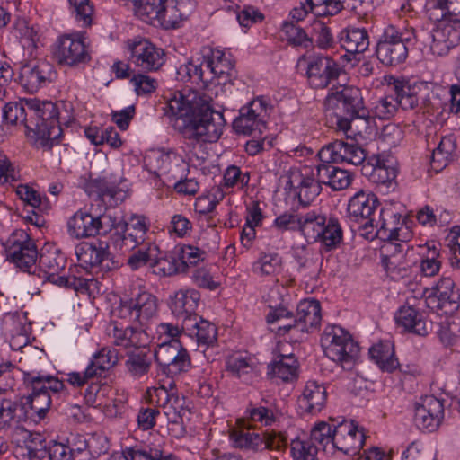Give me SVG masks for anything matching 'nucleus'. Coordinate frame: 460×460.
Masks as SVG:
<instances>
[{"label": "nucleus", "mask_w": 460, "mask_h": 460, "mask_svg": "<svg viewBox=\"0 0 460 460\" xmlns=\"http://www.w3.org/2000/svg\"><path fill=\"white\" fill-rule=\"evenodd\" d=\"M167 113L175 117L174 128L193 147L199 143L217 142L226 124L206 95L188 90L178 92L168 101Z\"/></svg>", "instance_id": "1"}, {"label": "nucleus", "mask_w": 460, "mask_h": 460, "mask_svg": "<svg viewBox=\"0 0 460 460\" xmlns=\"http://www.w3.org/2000/svg\"><path fill=\"white\" fill-rule=\"evenodd\" d=\"M58 115L55 103L36 99L9 102L3 110V118L7 123L23 124L29 132L33 133L36 143L47 149L52 148L62 137Z\"/></svg>", "instance_id": "2"}, {"label": "nucleus", "mask_w": 460, "mask_h": 460, "mask_svg": "<svg viewBox=\"0 0 460 460\" xmlns=\"http://www.w3.org/2000/svg\"><path fill=\"white\" fill-rule=\"evenodd\" d=\"M318 156L323 163L316 167L318 181L334 190H341L350 185L352 175L332 164L345 162L359 165L366 160L367 154L354 138L347 135L346 140L336 139L325 145Z\"/></svg>", "instance_id": "3"}, {"label": "nucleus", "mask_w": 460, "mask_h": 460, "mask_svg": "<svg viewBox=\"0 0 460 460\" xmlns=\"http://www.w3.org/2000/svg\"><path fill=\"white\" fill-rule=\"evenodd\" d=\"M328 109L335 111L336 125L340 130L361 133L367 129L372 118L364 104L360 89L353 86H341L332 89L325 99Z\"/></svg>", "instance_id": "4"}, {"label": "nucleus", "mask_w": 460, "mask_h": 460, "mask_svg": "<svg viewBox=\"0 0 460 460\" xmlns=\"http://www.w3.org/2000/svg\"><path fill=\"white\" fill-rule=\"evenodd\" d=\"M321 343L324 354L343 369L351 370L359 356V346L351 335L337 325L325 328Z\"/></svg>", "instance_id": "5"}, {"label": "nucleus", "mask_w": 460, "mask_h": 460, "mask_svg": "<svg viewBox=\"0 0 460 460\" xmlns=\"http://www.w3.org/2000/svg\"><path fill=\"white\" fill-rule=\"evenodd\" d=\"M413 32L400 30L394 25L385 27L376 46V56L385 66H394L408 58V44Z\"/></svg>", "instance_id": "6"}, {"label": "nucleus", "mask_w": 460, "mask_h": 460, "mask_svg": "<svg viewBox=\"0 0 460 460\" xmlns=\"http://www.w3.org/2000/svg\"><path fill=\"white\" fill-rule=\"evenodd\" d=\"M230 438L235 447L253 451L281 450L288 445L286 436L274 429L266 430L261 433L251 431L250 429H233Z\"/></svg>", "instance_id": "7"}, {"label": "nucleus", "mask_w": 460, "mask_h": 460, "mask_svg": "<svg viewBox=\"0 0 460 460\" xmlns=\"http://www.w3.org/2000/svg\"><path fill=\"white\" fill-rule=\"evenodd\" d=\"M422 296L433 312L453 314L460 307V294L450 278H441L435 286L424 288Z\"/></svg>", "instance_id": "8"}, {"label": "nucleus", "mask_w": 460, "mask_h": 460, "mask_svg": "<svg viewBox=\"0 0 460 460\" xmlns=\"http://www.w3.org/2000/svg\"><path fill=\"white\" fill-rule=\"evenodd\" d=\"M270 105L263 97H257L240 109L239 116L233 122L237 134H260L266 128V119Z\"/></svg>", "instance_id": "9"}, {"label": "nucleus", "mask_w": 460, "mask_h": 460, "mask_svg": "<svg viewBox=\"0 0 460 460\" xmlns=\"http://www.w3.org/2000/svg\"><path fill=\"white\" fill-rule=\"evenodd\" d=\"M113 226L114 219L111 216L93 217L82 209L75 212L67 223L69 234L77 239L106 234Z\"/></svg>", "instance_id": "10"}, {"label": "nucleus", "mask_w": 460, "mask_h": 460, "mask_svg": "<svg viewBox=\"0 0 460 460\" xmlns=\"http://www.w3.org/2000/svg\"><path fill=\"white\" fill-rule=\"evenodd\" d=\"M85 34L79 31L58 38L54 50V57L58 64L74 66L90 60Z\"/></svg>", "instance_id": "11"}, {"label": "nucleus", "mask_w": 460, "mask_h": 460, "mask_svg": "<svg viewBox=\"0 0 460 460\" xmlns=\"http://www.w3.org/2000/svg\"><path fill=\"white\" fill-rule=\"evenodd\" d=\"M127 46L129 52L128 61L141 71H157L165 62L164 49L146 39L130 40Z\"/></svg>", "instance_id": "12"}, {"label": "nucleus", "mask_w": 460, "mask_h": 460, "mask_svg": "<svg viewBox=\"0 0 460 460\" xmlns=\"http://www.w3.org/2000/svg\"><path fill=\"white\" fill-rule=\"evenodd\" d=\"M31 393L21 398L20 418L35 423L43 420L51 405V395L44 390L40 379L24 380Z\"/></svg>", "instance_id": "13"}, {"label": "nucleus", "mask_w": 460, "mask_h": 460, "mask_svg": "<svg viewBox=\"0 0 460 460\" xmlns=\"http://www.w3.org/2000/svg\"><path fill=\"white\" fill-rule=\"evenodd\" d=\"M7 259L23 271L35 265L38 251L34 242L23 230H17L7 240Z\"/></svg>", "instance_id": "14"}, {"label": "nucleus", "mask_w": 460, "mask_h": 460, "mask_svg": "<svg viewBox=\"0 0 460 460\" xmlns=\"http://www.w3.org/2000/svg\"><path fill=\"white\" fill-rule=\"evenodd\" d=\"M112 229L115 232L111 235L112 244L119 249L130 250L144 243L147 226L144 217H133L129 223L114 221Z\"/></svg>", "instance_id": "15"}, {"label": "nucleus", "mask_w": 460, "mask_h": 460, "mask_svg": "<svg viewBox=\"0 0 460 460\" xmlns=\"http://www.w3.org/2000/svg\"><path fill=\"white\" fill-rule=\"evenodd\" d=\"M444 413L442 400L434 395H425L415 403L414 423L420 429L435 431L441 424Z\"/></svg>", "instance_id": "16"}, {"label": "nucleus", "mask_w": 460, "mask_h": 460, "mask_svg": "<svg viewBox=\"0 0 460 460\" xmlns=\"http://www.w3.org/2000/svg\"><path fill=\"white\" fill-rule=\"evenodd\" d=\"M54 66L46 60H31L21 67L19 81L28 92L34 93L55 76Z\"/></svg>", "instance_id": "17"}, {"label": "nucleus", "mask_w": 460, "mask_h": 460, "mask_svg": "<svg viewBox=\"0 0 460 460\" xmlns=\"http://www.w3.org/2000/svg\"><path fill=\"white\" fill-rule=\"evenodd\" d=\"M341 68L336 61L327 56L313 58L307 66V78L310 85L315 89H323L338 78Z\"/></svg>", "instance_id": "18"}, {"label": "nucleus", "mask_w": 460, "mask_h": 460, "mask_svg": "<svg viewBox=\"0 0 460 460\" xmlns=\"http://www.w3.org/2000/svg\"><path fill=\"white\" fill-rule=\"evenodd\" d=\"M150 397L152 402L164 409V413L173 422H177L178 418L182 420L190 413L188 407L185 405V397L180 395L173 387L167 389L161 385L154 389Z\"/></svg>", "instance_id": "19"}, {"label": "nucleus", "mask_w": 460, "mask_h": 460, "mask_svg": "<svg viewBox=\"0 0 460 460\" xmlns=\"http://www.w3.org/2000/svg\"><path fill=\"white\" fill-rule=\"evenodd\" d=\"M204 64L211 76V83L216 80L217 84H226L231 82L234 76V63L226 57L224 51L204 48L202 49Z\"/></svg>", "instance_id": "20"}, {"label": "nucleus", "mask_w": 460, "mask_h": 460, "mask_svg": "<svg viewBox=\"0 0 460 460\" xmlns=\"http://www.w3.org/2000/svg\"><path fill=\"white\" fill-rule=\"evenodd\" d=\"M365 436L358 434L352 422L343 421L333 427L332 447L346 455H355L363 447Z\"/></svg>", "instance_id": "21"}, {"label": "nucleus", "mask_w": 460, "mask_h": 460, "mask_svg": "<svg viewBox=\"0 0 460 460\" xmlns=\"http://www.w3.org/2000/svg\"><path fill=\"white\" fill-rule=\"evenodd\" d=\"M378 206L379 200L374 193L359 190L350 198L347 211L351 220H366L369 224L375 221L374 216Z\"/></svg>", "instance_id": "22"}, {"label": "nucleus", "mask_w": 460, "mask_h": 460, "mask_svg": "<svg viewBox=\"0 0 460 460\" xmlns=\"http://www.w3.org/2000/svg\"><path fill=\"white\" fill-rule=\"evenodd\" d=\"M193 9L194 4L190 0H166L157 25L166 30L177 28L190 15Z\"/></svg>", "instance_id": "23"}, {"label": "nucleus", "mask_w": 460, "mask_h": 460, "mask_svg": "<svg viewBox=\"0 0 460 460\" xmlns=\"http://www.w3.org/2000/svg\"><path fill=\"white\" fill-rule=\"evenodd\" d=\"M182 328L189 332L190 336L196 337L199 348L206 349L217 342V329L216 325L199 315L184 319Z\"/></svg>", "instance_id": "24"}, {"label": "nucleus", "mask_w": 460, "mask_h": 460, "mask_svg": "<svg viewBox=\"0 0 460 460\" xmlns=\"http://www.w3.org/2000/svg\"><path fill=\"white\" fill-rule=\"evenodd\" d=\"M387 85L394 93L399 106L403 110H414L419 106L420 87L394 76L386 78Z\"/></svg>", "instance_id": "25"}, {"label": "nucleus", "mask_w": 460, "mask_h": 460, "mask_svg": "<svg viewBox=\"0 0 460 460\" xmlns=\"http://www.w3.org/2000/svg\"><path fill=\"white\" fill-rule=\"evenodd\" d=\"M460 41V30L451 23H440L432 31L430 49L434 55L445 56Z\"/></svg>", "instance_id": "26"}, {"label": "nucleus", "mask_w": 460, "mask_h": 460, "mask_svg": "<svg viewBox=\"0 0 460 460\" xmlns=\"http://www.w3.org/2000/svg\"><path fill=\"white\" fill-rule=\"evenodd\" d=\"M327 392L323 384L316 381H308L302 395L298 398L299 409L306 413L320 412L326 404Z\"/></svg>", "instance_id": "27"}, {"label": "nucleus", "mask_w": 460, "mask_h": 460, "mask_svg": "<svg viewBox=\"0 0 460 460\" xmlns=\"http://www.w3.org/2000/svg\"><path fill=\"white\" fill-rule=\"evenodd\" d=\"M395 320L405 331L419 336H427L432 330V323H428L413 306H402L395 314Z\"/></svg>", "instance_id": "28"}, {"label": "nucleus", "mask_w": 460, "mask_h": 460, "mask_svg": "<svg viewBox=\"0 0 460 460\" xmlns=\"http://www.w3.org/2000/svg\"><path fill=\"white\" fill-rule=\"evenodd\" d=\"M321 320V305L317 300L305 299L298 304L295 317L298 331L309 332L320 325Z\"/></svg>", "instance_id": "29"}, {"label": "nucleus", "mask_w": 460, "mask_h": 460, "mask_svg": "<svg viewBox=\"0 0 460 460\" xmlns=\"http://www.w3.org/2000/svg\"><path fill=\"white\" fill-rule=\"evenodd\" d=\"M199 299L200 295L195 289L180 290L172 298L170 305L172 312L175 316L181 318L182 321L198 315L195 310Z\"/></svg>", "instance_id": "30"}, {"label": "nucleus", "mask_w": 460, "mask_h": 460, "mask_svg": "<svg viewBox=\"0 0 460 460\" xmlns=\"http://www.w3.org/2000/svg\"><path fill=\"white\" fill-rule=\"evenodd\" d=\"M109 335L114 339L113 343L116 346L128 348L145 347L144 338L146 333L132 326L119 327L116 323H111L109 328Z\"/></svg>", "instance_id": "31"}, {"label": "nucleus", "mask_w": 460, "mask_h": 460, "mask_svg": "<svg viewBox=\"0 0 460 460\" xmlns=\"http://www.w3.org/2000/svg\"><path fill=\"white\" fill-rule=\"evenodd\" d=\"M339 43L349 54L363 53L369 46L367 31L359 28L342 30L339 35Z\"/></svg>", "instance_id": "32"}, {"label": "nucleus", "mask_w": 460, "mask_h": 460, "mask_svg": "<svg viewBox=\"0 0 460 460\" xmlns=\"http://www.w3.org/2000/svg\"><path fill=\"white\" fill-rule=\"evenodd\" d=\"M137 317V323L146 325L157 315L158 301L155 296L147 291L138 293L131 298Z\"/></svg>", "instance_id": "33"}, {"label": "nucleus", "mask_w": 460, "mask_h": 460, "mask_svg": "<svg viewBox=\"0 0 460 460\" xmlns=\"http://www.w3.org/2000/svg\"><path fill=\"white\" fill-rule=\"evenodd\" d=\"M402 222L401 215L381 210L379 219L376 222V227H379V239L381 241H402L399 232L402 230Z\"/></svg>", "instance_id": "34"}, {"label": "nucleus", "mask_w": 460, "mask_h": 460, "mask_svg": "<svg viewBox=\"0 0 460 460\" xmlns=\"http://www.w3.org/2000/svg\"><path fill=\"white\" fill-rule=\"evenodd\" d=\"M297 369L298 363L293 354H280L269 366V374L284 382H290L296 378Z\"/></svg>", "instance_id": "35"}, {"label": "nucleus", "mask_w": 460, "mask_h": 460, "mask_svg": "<svg viewBox=\"0 0 460 460\" xmlns=\"http://www.w3.org/2000/svg\"><path fill=\"white\" fill-rule=\"evenodd\" d=\"M369 356L382 370L392 372L399 366L394 357V345L388 341H381L369 349Z\"/></svg>", "instance_id": "36"}, {"label": "nucleus", "mask_w": 460, "mask_h": 460, "mask_svg": "<svg viewBox=\"0 0 460 460\" xmlns=\"http://www.w3.org/2000/svg\"><path fill=\"white\" fill-rule=\"evenodd\" d=\"M319 227L321 230L317 235L327 251L336 248L342 241L343 233L337 218L330 217L327 221L325 220L324 225Z\"/></svg>", "instance_id": "37"}, {"label": "nucleus", "mask_w": 460, "mask_h": 460, "mask_svg": "<svg viewBox=\"0 0 460 460\" xmlns=\"http://www.w3.org/2000/svg\"><path fill=\"white\" fill-rule=\"evenodd\" d=\"M456 147V142L452 137L441 138L431 155V165L434 170L438 172L447 165L448 162L452 159Z\"/></svg>", "instance_id": "38"}, {"label": "nucleus", "mask_w": 460, "mask_h": 460, "mask_svg": "<svg viewBox=\"0 0 460 460\" xmlns=\"http://www.w3.org/2000/svg\"><path fill=\"white\" fill-rule=\"evenodd\" d=\"M118 355L114 349L102 348L93 357L92 361L87 366L93 371L94 377H101L102 374L113 367L118 362Z\"/></svg>", "instance_id": "39"}, {"label": "nucleus", "mask_w": 460, "mask_h": 460, "mask_svg": "<svg viewBox=\"0 0 460 460\" xmlns=\"http://www.w3.org/2000/svg\"><path fill=\"white\" fill-rule=\"evenodd\" d=\"M152 272L159 277L172 276L182 272L180 270L179 261L174 252L169 256L160 257L154 256L151 264Z\"/></svg>", "instance_id": "40"}, {"label": "nucleus", "mask_w": 460, "mask_h": 460, "mask_svg": "<svg viewBox=\"0 0 460 460\" xmlns=\"http://www.w3.org/2000/svg\"><path fill=\"white\" fill-rule=\"evenodd\" d=\"M322 182L318 181V176L305 177L299 184V191L297 193L299 203L303 206L310 205L313 200L322 191Z\"/></svg>", "instance_id": "41"}, {"label": "nucleus", "mask_w": 460, "mask_h": 460, "mask_svg": "<svg viewBox=\"0 0 460 460\" xmlns=\"http://www.w3.org/2000/svg\"><path fill=\"white\" fill-rule=\"evenodd\" d=\"M286 40L293 46L308 48L313 45V39L294 22H284L281 29Z\"/></svg>", "instance_id": "42"}, {"label": "nucleus", "mask_w": 460, "mask_h": 460, "mask_svg": "<svg viewBox=\"0 0 460 460\" xmlns=\"http://www.w3.org/2000/svg\"><path fill=\"white\" fill-rule=\"evenodd\" d=\"M290 451L293 460H318V448L311 441L299 438L292 439Z\"/></svg>", "instance_id": "43"}, {"label": "nucleus", "mask_w": 460, "mask_h": 460, "mask_svg": "<svg viewBox=\"0 0 460 460\" xmlns=\"http://www.w3.org/2000/svg\"><path fill=\"white\" fill-rule=\"evenodd\" d=\"M174 254L179 261L180 270L185 272L190 266L196 265L202 260L204 252L191 245H178L174 249Z\"/></svg>", "instance_id": "44"}, {"label": "nucleus", "mask_w": 460, "mask_h": 460, "mask_svg": "<svg viewBox=\"0 0 460 460\" xmlns=\"http://www.w3.org/2000/svg\"><path fill=\"white\" fill-rule=\"evenodd\" d=\"M191 365L190 358L185 348L177 350V353L162 367V371L167 376H177L182 372H187Z\"/></svg>", "instance_id": "45"}, {"label": "nucleus", "mask_w": 460, "mask_h": 460, "mask_svg": "<svg viewBox=\"0 0 460 460\" xmlns=\"http://www.w3.org/2000/svg\"><path fill=\"white\" fill-rule=\"evenodd\" d=\"M20 409L21 402L17 403L0 395V429L9 425L14 420L18 423L25 421V419L19 417Z\"/></svg>", "instance_id": "46"}, {"label": "nucleus", "mask_w": 460, "mask_h": 460, "mask_svg": "<svg viewBox=\"0 0 460 460\" xmlns=\"http://www.w3.org/2000/svg\"><path fill=\"white\" fill-rule=\"evenodd\" d=\"M102 247H96L89 243H81L75 247V254L78 261L85 265L96 267L100 262L101 256H103Z\"/></svg>", "instance_id": "47"}, {"label": "nucleus", "mask_w": 460, "mask_h": 460, "mask_svg": "<svg viewBox=\"0 0 460 460\" xmlns=\"http://www.w3.org/2000/svg\"><path fill=\"white\" fill-rule=\"evenodd\" d=\"M66 259L58 252V250L47 251L39 256L40 267L46 271V273L53 274L58 273L65 268Z\"/></svg>", "instance_id": "48"}, {"label": "nucleus", "mask_w": 460, "mask_h": 460, "mask_svg": "<svg viewBox=\"0 0 460 460\" xmlns=\"http://www.w3.org/2000/svg\"><path fill=\"white\" fill-rule=\"evenodd\" d=\"M281 266V258L278 253H261L253 264V270L261 276H270L277 273Z\"/></svg>", "instance_id": "49"}, {"label": "nucleus", "mask_w": 460, "mask_h": 460, "mask_svg": "<svg viewBox=\"0 0 460 460\" xmlns=\"http://www.w3.org/2000/svg\"><path fill=\"white\" fill-rule=\"evenodd\" d=\"M204 58L202 57L201 62H195L193 60L185 65H181L178 69V74L189 79H195L197 82H201L205 84L211 83V76L208 75V71L204 70Z\"/></svg>", "instance_id": "50"}, {"label": "nucleus", "mask_w": 460, "mask_h": 460, "mask_svg": "<svg viewBox=\"0 0 460 460\" xmlns=\"http://www.w3.org/2000/svg\"><path fill=\"white\" fill-rule=\"evenodd\" d=\"M159 249L155 245H148L146 249H139L134 252L128 258V264L133 270H137L143 266L148 265L151 269L154 256H158Z\"/></svg>", "instance_id": "51"}, {"label": "nucleus", "mask_w": 460, "mask_h": 460, "mask_svg": "<svg viewBox=\"0 0 460 460\" xmlns=\"http://www.w3.org/2000/svg\"><path fill=\"white\" fill-rule=\"evenodd\" d=\"M127 367L128 371L137 376H140L146 373H147L151 360L148 357V352L145 349L137 350L132 352L128 359L126 362Z\"/></svg>", "instance_id": "52"}, {"label": "nucleus", "mask_w": 460, "mask_h": 460, "mask_svg": "<svg viewBox=\"0 0 460 460\" xmlns=\"http://www.w3.org/2000/svg\"><path fill=\"white\" fill-rule=\"evenodd\" d=\"M373 8L371 0H336L331 12L339 13L342 9H348L358 15H366Z\"/></svg>", "instance_id": "53"}, {"label": "nucleus", "mask_w": 460, "mask_h": 460, "mask_svg": "<svg viewBox=\"0 0 460 460\" xmlns=\"http://www.w3.org/2000/svg\"><path fill=\"white\" fill-rule=\"evenodd\" d=\"M396 176L397 172L394 167L385 165L379 159L376 160V164L371 172V179L374 182L391 187L393 184H395Z\"/></svg>", "instance_id": "54"}, {"label": "nucleus", "mask_w": 460, "mask_h": 460, "mask_svg": "<svg viewBox=\"0 0 460 460\" xmlns=\"http://www.w3.org/2000/svg\"><path fill=\"white\" fill-rule=\"evenodd\" d=\"M182 346L180 341H161L155 350L154 356L156 363L162 367L171 359L176 353L177 350L182 349Z\"/></svg>", "instance_id": "55"}, {"label": "nucleus", "mask_w": 460, "mask_h": 460, "mask_svg": "<svg viewBox=\"0 0 460 460\" xmlns=\"http://www.w3.org/2000/svg\"><path fill=\"white\" fill-rule=\"evenodd\" d=\"M77 22H82L83 26L90 27L93 22V6L89 0H68Z\"/></svg>", "instance_id": "56"}, {"label": "nucleus", "mask_w": 460, "mask_h": 460, "mask_svg": "<svg viewBox=\"0 0 460 460\" xmlns=\"http://www.w3.org/2000/svg\"><path fill=\"white\" fill-rule=\"evenodd\" d=\"M430 7L439 9L442 17L460 22V0H429Z\"/></svg>", "instance_id": "57"}, {"label": "nucleus", "mask_w": 460, "mask_h": 460, "mask_svg": "<svg viewBox=\"0 0 460 460\" xmlns=\"http://www.w3.org/2000/svg\"><path fill=\"white\" fill-rule=\"evenodd\" d=\"M17 195L24 202L27 209H38L43 211L45 208L44 201L40 195L26 185H20L17 188Z\"/></svg>", "instance_id": "58"}, {"label": "nucleus", "mask_w": 460, "mask_h": 460, "mask_svg": "<svg viewBox=\"0 0 460 460\" xmlns=\"http://www.w3.org/2000/svg\"><path fill=\"white\" fill-rule=\"evenodd\" d=\"M332 434L333 428L329 423L321 421L311 429L310 438L307 440L314 444L318 443L325 448L329 443L332 445Z\"/></svg>", "instance_id": "59"}, {"label": "nucleus", "mask_w": 460, "mask_h": 460, "mask_svg": "<svg viewBox=\"0 0 460 460\" xmlns=\"http://www.w3.org/2000/svg\"><path fill=\"white\" fill-rule=\"evenodd\" d=\"M86 191L89 195L96 193L101 199H103L104 197L114 198L116 195V187L107 180L98 178L92 180L87 183Z\"/></svg>", "instance_id": "60"}, {"label": "nucleus", "mask_w": 460, "mask_h": 460, "mask_svg": "<svg viewBox=\"0 0 460 460\" xmlns=\"http://www.w3.org/2000/svg\"><path fill=\"white\" fill-rule=\"evenodd\" d=\"M223 180L226 187L232 188L237 184L243 187L249 183L250 172H243L238 166L231 165L226 168Z\"/></svg>", "instance_id": "61"}, {"label": "nucleus", "mask_w": 460, "mask_h": 460, "mask_svg": "<svg viewBox=\"0 0 460 460\" xmlns=\"http://www.w3.org/2000/svg\"><path fill=\"white\" fill-rule=\"evenodd\" d=\"M398 106L395 97L385 96L376 102L374 108L375 114L381 119H389L396 113Z\"/></svg>", "instance_id": "62"}, {"label": "nucleus", "mask_w": 460, "mask_h": 460, "mask_svg": "<svg viewBox=\"0 0 460 460\" xmlns=\"http://www.w3.org/2000/svg\"><path fill=\"white\" fill-rule=\"evenodd\" d=\"M438 336L441 342L446 346L454 345L460 337V323L452 321L441 324Z\"/></svg>", "instance_id": "63"}, {"label": "nucleus", "mask_w": 460, "mask_h": 460, "mask_svg": "<svg viewBox=\"0 0 460 460\" xmlns=\"http://www.w3.org/2000/svg\"><path fill=\"white\" fill-rule=\"evenodd\" d=\"M129 460H175L172 455L164 456L158 449L139 450L129 449Z\"/></svg>", "instance_id": "64"}]
</instances>
